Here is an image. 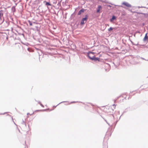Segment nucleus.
Listing matches in <instances>:
<instances>
[{"label": "nucleus", "mask_w": 148, "mask_h": 148, "mask_svg": "<svg viewBox=\"0 0 148 148\" xmlns=\"http://www.w3.org/2000/svg\"><path fill=\"white\" fill-rule=\"evenodd\" d=\"M93 55V54L92 52H90L89 53L88 55V57H89V58L90 59H91L92 60H94L95 61H97V60H98L99 61V58H95L94 56H92V55Z\"/></svg>", "instance_id": "1"}, {"label": "nucleus", "mask_w": 148, "mask_h": 148, "mask_svg": "<svg viewBox=\"0 0 148 148\" xmlns=\"http://www.w3.org/2000/svg\"><path fill=\"white\" fill-rule=\"evenodd\" d=\"M122 4L124 5L127 7H131V5L127 3L124 2Z\"/></svg>", "instance_id": "2"}, {"label": "nucleus", "mask_w": 148, "mask_h": 148, "mask_svg": "<svg viewBox=\"0 0 148 148\" xmlns=\"http://www.w3.org/2000/svg\"><path fill=\"white\" fill-rule=\"evenodd\" d=\"M147 33H146V34H145V37H144V38H143V40L144 41H145L146 40H148V36H147Z\"/></svg>", "instance_id": "3"}, {"label": "nucleus", "mask_w": 148, "mask_h": 148, "mask_svg": "<svg viewBox=\"0 0 148 148\" xmlns=\"http://www.w3.org/2000/svg\"><path fill=\"white\" fill-rule=\"evenodd\" d=\"M84 11V10L83 9L80 10L78 12V15H80L82 13H83Z\"/></svg>", "instance_id": "4"}, {"label": "nucleus", "mask_w": 148, "mask_h": 148, "mask_svg": "<svg viewBox=\"0 0 148 148\" xmlns=\"http://www.w3.org/2000/svg\"><path fill=\"white\" fill-rule=\"evenodd\" d=\"M102 9V7L101 5H99L98 7V9L97 10V12L99 13L100 11Z\"/></svg>", "instance_id": "5"}, {"label": "nucleus", "mask_w": 148, "mask_h": 148, "mask_svg": "<svg viewBox=\"0 0 148 148\" xmlns=\"http://www.w3.org/2000/svg\"><path fill=\"white\" fill-rule=\"evenodd\" d=\"M87 18H88V16L87 15H86L85 16V17L84 18H83L82 20H83V21H85L86 22L87 21Z\"/></svg>", "instance_id": "6"}, {"label": "nucleus", "mask_w": 148, "mask_h": 148, "mask_svg": "<svg viewBox=\"0 0 148 148\" xmlns=\"http://www.w3.org/2000/svg\"><path fill=\"white\" fill-rule=\"evenodd\" d=\"M3 13L2 11H0V19H1V17L3 16Z\"/></svg>", "instance_id": "7"}, {"label": "nucleus", "mask_w": 148, "mask_h": 148, "mask_svg": "<svg viewBox=\"0 0 148 148\" xmlns=\"http://www.w3.org/2000/svg\"><path fill=\"white\" fill-rule=\"evenodd\" d=\"M115 19H116L115 17L114 16H112V18L110 19V21L112 22Z\"/></svg>", "instance_id": "8"}, {"label": "nucleus", "mask_w": 148, "mask_h": 148, "mask_svg": "<svg viewBox=\"0 0 148 148\" xmlns=\"http://www.w3.org/2000/svg\"><path fill=\"white\" fill-rule=\"evenodd\" d=\"M113 29V28L112 27H110L109 29H108V30L109 31H110L111 30H112Z\"/></svg>", "instance_id": "9"}, {"label": "nucleus", "mask_w": 148, "mask_h": 148, "mask_svg": "<svg viewBox=\"0 0 148 148\" xmlns=\"http://www.w3.org/2000/svg\"><path fill=\"white\" fill-rule=\"evenodd\" d=\"M28 22L30 26H32V24L31 22L30 21H28Z\"/></svg>", "instance_id": "10"}, {"label": "nucleus", "mask_w": 148, "mask_h": 148, "mask_svg": "<svg viewBox=\"0 0 148 148\" xmlns=\"http://www.w3.org/2000/svg\"><path fill=\"white\" fill-rule=\"evenodd\" d=\"M84 21L82 20V21H81V25H83V24H84Z\"/></svg>", "instance_id": "11"}, {"label": "nucleus", "mask_w": 148, "mask_h": 148, "mask_svg": "<svg viewBox=\"0 0 148 148\" xmlns=\"http://www.w3.org/2000/svg\"><path fill=\"white\" fill-rule=\"evenodd\" d=\"M41 105L43 107H44V106L42 104H41Z\"/></svg>", "instance_id": "12"}, {"label": "nucleus", "mask_w": 148, "mask_h": 148, "mask_svg": "<svg viewBox=\"0 0 148 148\" xmlns=\"http://www.w3.org/2000/svg\"><path fill=\"white\" fill-rule=\"evenodd\" d=\"M47 5H49V3L47 2Z\"/></svg>", "instance_id": "13"}, {"label": "nucleus", "mask_w": 148, "mask_h": 148, "mask_svg": "<svg viewBox=\"0 0 148 148\" xmlns=\"http://www.w3.org/2000/svg\"><path fill=\"white\" fill-rule=\"evenodd\" d=\"M3 21H4V20H3V21H2V22H3Z\"/></svg>", "instance_id": "14"}, {"label": "nucleus", "mask_w": 148, "mask_h": 148, "mask_svg": "<svg viewBox=\"0 0 148 148\" xmlns=\"http://www.w3.org/2000/svg\"><path fill=\"white\" fill-rule=\"evenodd\" d=\"M108 26H109V25H108Z\"/></svg>", "instance_id": "15"}]
</instances>
